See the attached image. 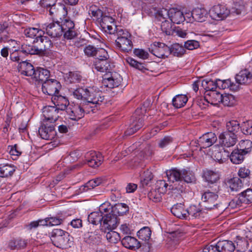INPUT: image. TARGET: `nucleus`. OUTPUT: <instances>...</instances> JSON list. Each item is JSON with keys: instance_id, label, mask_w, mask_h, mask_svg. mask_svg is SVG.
Instances as JSON below:
<instances>
[{"instance_id": "nucleus-8", "label": "nucleus", "mask_w": 252, "mask_h": 252, "mask_svg": "<svg viewBox=\"0 0 252 252\" xmlns=\"http://www.w3.org/2000/svg\"><path fill=\"white\" fill-rule=\"evenodd\" d=\"M38 133L43 139L47 140L53 139L56 134L54 123L48 121H43L38 129Z\"/></svg>"}, {"instance_id": "nucleus-47", "label": "nucleus", "mask_w": 252, "mask_h": 252, "mask_svg": "<svg viewBox=\"0 0 252 252\" xmlns=\"http://www.w3.org/2000/svg\"><path fill=\"white\" fill-rule=\"evenodd\" d=\"M151 233V230L149 227L144 226L137 232V235L139 239L146 242L149 240Z\"/></svg>"}, {"instance_id": "nucleus-22", "label": "nucleus", "mask_w": 252, "mask_h": 252, "mask_svg": "<svg viewBox=\"0 0 252 252\" xmlns=\"http://www.w3.org/2000/svg\"><path fill=\"white\" fill-rule=\"evenodd\" d=\"M52 101L59 111L66 110L70 105L68 99L61 95H55L52 97Z\"/></svg>"}, {"instance_id": "nucleus-42", "label": "nucleus", "mask_w": 252, "mask_h": 252, "mask_svg": "<svg viewBox=\"0 0 252 252\" xmlns=\"http://www.w3.org/2000/svg\"><path fill=\"white\" fill-rule=\"evenodd\" d=\"M81 102L80 103L81 109H83L82 112L84 115L85 113H89L91 112L95 113L97 110V105L98 104H89L88 101L85 100H81Z\"/></svg>"}, {"instance_id": "nucleus-9", "label": "nucleus", "mask_w": 252, "mask_h": 252, "mask_svg": "<svg viewBox=\"0 0 252 252\" xmlns=\"http://www.w3.org/2000/svg\"><path fill=\"white\" fill-rule=\"evenodd\" d=\"M33 41L39 56L45 54L46 51L50 48L52 45L50 40L47 37L42 35L41 33L35 37Z\"/></svg>"}, {"instance_id": "nucleus-63", "label": "nucleus", "mask_w": 252, "mask_h": 252, "mask_svg": "<svg viewBox=\"0 0 252 252\" xmlns=\"http://www.w3.org/2000/svg\"><path fill=\"white\" fill-rule=\"evenodd\" d=\"M82 76L76 72H69L67 77V81L70 83H79L81 80Z\"/></svg>"}, {"instance_id": "nucleus-31", "label": "nucleus", "mask_w": 252, "mask_h": 252, "mask_svg": "<svg viewBox=\"0 0 252 252\" xmlns=\"http://www.w3.org/2000/svg\"><path fill=\"white\" fill-rule=\"evenodd\" d=\"M252 78V74L247 69L241 71L236 75L235 80L239 84L249 83Z\"/></svg>"}, {"instance_id": "nucleus-3", "label": "nucleus", "mask_w": 252, "mask_h": 252, "mask_svg": "<svg viewBox=\"0 0 252 252\" xmlns=\"http://www.w3.org/2000/svg\"><path fill=\"white\" fill-rule=\"evenodd\" d=\"M117 38L115 40L117 48L124 52H128L131 50L133 44L130 39L131 35L127 32L120 29L116 33Z\"/></svg>"}, {"instance_id": "nucleus-56", "label": "nucleus", "mask_w": 252, "mask_h": 252, "mask_svg": "<svg viewBox=\"0 0 252 252\" xmlns=\"http://www.w3.org/2000/svg\"><path fill=\"white\" fill-rule=\"evenodd\" d=\"M213 156L214 159L219 163H223L226 160V157H229L228 153H226L225 150L220 151L219 150H216L213 153Z\"/></svg>"}, {"instance_id": "nucleus-13", "label": "nucleus", "mask_w": 252, "mask_h": 252, "mask_svg": "<svg viewBox=\"0 0 252 252\" xmlns=\"http://www.w3.org/2000/svg\"><path fill=\"white\" fill-rule=\"evenodd\" d=\"M43 29V33H46L52 38L60 37L63 34L62 28L60 26V22L59 21L53 22L50 24H44Z\"/></svg>"}, {"instance_id": "nucleus-30", "label": "nucleus", "mask_w": 252, "mask_h": 252, "mask_svg": "<svg viewBox=\"0 0 252 252\" xmlns=\"http://www.w3.org/2000/svg\"><path fill=\"white\" fill-rule=\"evenodd\" d=\"M208 12L205 8H195L191 13L192 18L194 21L203 22L207 18Z\"/></svg>"}, {"instance_id": "nucleus-20", "label": "nucleus", "mask_w": 252, "mask_h": 252, "mask_svg": "<svg viewBox=\"0 0 252 252\" xmlns=\"http://www.w3.org/2000/svg\"><path fill=\"white\" fill-rule=\"evenodd\" d=\"M18 69L21 75L30 77L32 79L36 68L32 63L22 61L19 63Z\"/></svg>"}, {"instance_id": "nucleus-18", "label": "nucleus", "mask_w": 252, "mask_h": 252, "mask_svg": "<svg viewBox=\"0 0 252 252\" xmlns=\"http://www.w3.org/2000/svg\"><path fill=\"white\" fill-rule=\"evenodd\" d=\"M82 110L80 104H73L68 106L66 112L69 119L77 121L84 117Z\"/></svg>"}, {"instance_id": "nucleus-60", "label": "nucleus", "mask_w": 252, "mask_h": 252, "mask_svg": "<svg viewBox=\"0 0 252 252\" xmlns=\"http://www.w3.org/2000/svg\"><path fill=\"white\" fill-rule=\"evenodd\" d=\"M102 28H105L106 26H108L110 24H113L115 25V20L114 19L110 16L106 15L105 13L100 20H98V22Z\"/></svg>"}, {"instance_id": "nucleus-28", "label": "nucleus", "mask_w": 252, "mask_h": 252, "mask_svg": "<svg viewBox=\"0 0 252 252\" xmlns=\"http://www.w3.org/2000/svg\"><path fill=\"white\" fill-rule=\"evenodd\" d=\"M46 11L49 12V15L52 18H55L59 17L61 13L66 14L67 9L64 5L56 3L54 5L49 7L48 10Z\"/></svg>"}, {"instance_id": "nucleus-39", "label": "nucleus", "mask_w": 252, "mask_h": 252, "mask_svg": "<svg viewBox=\"0 0 252 252\" xmlns=\"http://www.w3.org/2000/svg\"><path fill=\"white\" fill-rule=\"evenodd\" d=\"M10 27L8 26V24L5 22L2 24H0V43L5 42L8 40V37L10 35Z\"/></svg>"}, {"instance_id": "nucleus-23", "label": "nucleus", "mask_w": 252, "mask_h": 252, "mask_svg": "<svg viewBox=\"0 0 252 252\" xmlns=\"http://www.w3.org/2000/svg\"><path fill=\"white\" fill-rule=\"evenodd\" d=\"M28 239L18 237L10 240L8 243V247L12 250L24 249L29 243Z\"/></svg>"}, {"instance_id": "nucleus-1", "label": "nucleus", "mask_w": 252, "mask_h": 252, "mask_svg": "<svg viewBox=\"0 0 252 252\" xmlns=\"http://www.w3.org/2000/svg\"><path fill=\"white\" fill-rule=\"evenodd\" d=\"M72 94L78 99L88 101L89 104H100L104 100L102 93L96 91L93 88H79L75 90Z\"/></svg>"}, {"instance_id": "nucleus-21", "label": "nucleus", "mask_w": 252, "mask_h": 252, "mask_svg": "<svg viewBox=\"0 0 252 252\" xmlns=\"http://www.w3.org/2000/svg\"><path fill=\"white\" fill-rule=\"evenodd\" d=\"M50 75V71L45 68L37 67L36 68L32 80L38 84L44 83Z\"/></svg>"}, {"instance_id": "nucleus-16", "label": "nucleus", "mask_w": 252, "mask_h": 252, "mask_svg": "<svg viewBox=\"0 0 252 252\" xmlns=\"http://www.w3.org/2000/svg\"><path fill=\"white\" fill-rule=\"evenodd\" d=\"M217 140V137L213 132H207L197 140V144L200 149H205L213 145Z\"/></svg>"}, {"instance_id": "nucleus-15", "label": "nucleus", "mask_w": 252, "mask_h": 252, "mask_svg": "<svg viewBox=\"0 0 252 252\" xmlns=\"http://www.w3.org/2000/svg\"><path fill=\"white\" fill-rule=\"evenodd\" d=\"M85 159L89 166L96 168L101 164L103 158L99 152L90 151L86 154Z\"/></svg>"}, {"instance_id": "nucleus-43", "label": "nucleus", "mask_w": 252, "mask_h": 252, "mask_svg": "<svg viewBox=\"0 0 252 252\" xmlns=\"http://www.w3.org/2000/svg\"><path fill=\"white\" fill-rule=\"evenodd\" d=\"M143 123V120L141 119H139L137 121L133 122L130 125V127L125 132V134L126 136L132 135L142 127Z\"/></svg>"}, {"instance_id": "nucleus-25", "label": "nucleus", "mask_w": 252, "mask_h": 252, "mask_svg": "<svg viewBox=\"0 0 252 252\" xmlns=\"http://www.w3.org/2000/svg\"><path fill=\"white\" fill-rule=\"evenodd\" d=\"M184 172L183 169H179L176 168H172L166 171V176L168 181L173 183L180 182L182 183V177Z\"/></svg>"}, {"instance_id": "nucleus-24", "label": "nucleus", "mask_w": 252, "mask_h": 252, "mask_svg": "<svg viewBox=\"0 0 252 252\" xmlns=\"http://www.w3.org/2000/svg\"><path fill=\"white\" fill-rule=\"evenodd\" d=\"M122 245L127 249L135 250L140 248V242L134 237L126 236L121 240Z\"/></svg>"}, {"instance_id": "nucleus-61", "label": "nucleus", "mask_w": 252, "mask_h": 252, "mask_svg": "<svg viewBox=\"0 0 252 252\" xmlns=\"http://www.w3.org/2000/svg\"><path fill=\"white\" fill-rule=\"evenodd\" d=\"M126 62L132 67H133L139 70L144 72L147 69L143 65V63H139L131 57H127L126 59Z\"/></svg>"}, {"instance_id": "nucleus-49", "label": "nucleus", "mask_w": 252, "mask_h": 252, "mask_svg": "<svg viewBox=\"0 0 252 252\" xmlns=\"http://www.w3.org/2000/svg\"><path fill=\"white\" fill-rule=\"evenodd\" d=\"M240 198V201L242 202L243 204H247L252 203V189H247L239 194Z\"/></svg>"}, {"instance_id": "nucleus-7", "label": "nucleus", "mask_w": 252, "mask_h": 252, "mask_svg": "<svg viewBox=\"0 0 252 252\" xmlns=\"http://www.w3.org/2000/svg\"><path fill=\"white\" fill-rule=\"evenodd\" d=\"M218 195L214 192L207 190L202 194L201 200L204 203V207L207 210H212L218 208L219 206Z\"/></svg>"}, {"instance_id": "nucleus-51", "label": "nucleus", "mask_w": 252, "mask_h": 252, "mask_svg": "<svg viewBox=\"0 0 252 252\" xmlns=\"http://www.w3.org/2000/svg\"><path fill=\"white\" fill-rule=\"evenodd\" d=\"M43 32V31L37 28L29 27L24 29L23 33L27 37L33 38L38 36L40 33L42 34Z\"/></svg>"}, {"instance_id": "nucleus-10", "label": "nucleus", "mask_w": 252, "mask_h": 252, "mask_svg": "<svg viewBox=\"0 0 252 252\" xmlns=\"http://www.w3.org/2000/svg\"><path fill=\"white\" fill-rule=\"evenodd\" d=\"M60 83L56 79H49L42 85V90L44 94L52 96L59 94L61 89Z\"/></svg>"}, {"instance_id": "nucleus-14", "label": "nucleus", "mask_w": 252, "mask_h": 252, "mask_svg": "<svg viewBox=\"0 0 252 252\" xmlns=\"http://www.w3.org/2000/svg\"><path fill=\"white\" fill-rule=\"evenodd\" d=\"M237 138V134L224 131L221 133L219 136V143L221 146L231 147L236 144Z\"/></svg>"}, {"instance_id": "nucleus-6", "label": "nucleus", "mask_w": 252, "mask_h": 252, "mask_svg": "<svg viewBox=\"0 0 252 252\" xmlns=\"http://www.w3.org/2000/svg\"><path fill=\"white\" fill-rule=\"evenodd\" d=\"M122 81L123 78L120 74L112 70L103 76L102 83L106 87L113 89L119 87Z\"/></svg>"}, {"instance_id": "nucleus-58", "label": "nucleus", "mask_w": 252, "mask_h": 252, "mask_svg": "<svg viewBox=\"0 0 252 252\" xmlns=\"http://www.w3.org/2000/svg\"><path fill=\"white\" fill-rule=\"evenodd\" d=\"M163 193L161 190L157 189L151 190L148 194V197L150 200L155 202H159L161 200V194Z\"/></svg>"}, {"instance_id": "nucleus-38", "label": "nucleus", "mask_w": 252, "mask_h": 252, "mask_svg": "<svg viewBox=\"0 0 252 252\" xmlns=\"http://www.w3.org/2000/svg\"><path fill=\"white\" fill-rule=\"evenodd\" d=\"M102 182L101 178H97L89 181L86 184L80 187L79 190L81 192H86L100 185Z\"/></svg>"}, {"instance_id": "nucleus-54", "label": "nucleus", "mask_w": 252, "mask_h": 252, "mask_svg": "<svg viewBox=\"0 0 252 252\" xmlns=\"http://www.w3.org/2000/svg\"><path fill=\"white\" fill-rule=\"evenodd\" d=\"M235 8V12L240 14L249 2V0H233Z\"/></svg>"}, {"instance_id": "nucleus-35", "label": "nucleus", "mask_w": 252, "mask_h": 252, "mask_svg": "<svg viewBox=\"0 0 252 252\" xmlns=\"http://www.w3.org/2000/svg\"><path fill=\"white\" fill-rule=\"evenodd\" d=\"M169 55L171 54L174 57H181L185 53L186 50L179 43H174L169 47Z\"/></svg>"}, {"instance_id": "nucleus-17", "label": "nucleus", "mask_w": 252, "mask_h": 252, "mask_svg": "<svg viewBox=\"0 0 252 252\" xmlns=\"http://www.w3.org/2000/svg\"><path fill=\"white\" fill-rule=\"evenodd\" d=\"M98 61H94L93 67L97 71L105 72V73L113 70L115 65L112 62L111 58L106 60H101Z\"/></svg>"}, {"instance_id": "nucleus-55", "label": "nucleus", "mask_w": 252, "mask_h": 252, "mask_svg": "<svg viewBox=\"0 0 252 252\" xmlns=\"http://www.w3.org/2000/svg\"><path fill=\"white\" fill-rule=\"evenodd\" d=\"M201 87L206 90V92L215 91L216 89L215 82L210 79H203L201 81Z\"/></svg>"}, {"instance_id": "nucleus-50", "label": "nucleus", "mask_w": 252, "mask_h": 252, "mask_svg": "<svg viewBox=\"0 0 252 252\" xmlns=\"http://www.w3.org/2000/svg\"><path fill=\"white\" fill-rule=\"evenodd\" d=\"M87 237H86V242L90 245H98L101 242V238L99 235H97L95 232H88L87 234Z\"/></svg>"}, {"instance_id": "nucleus-44", "label": "nucleus", "mask_w": 252, "mask_h": 252, "mask_svg": "<svg viewBox=\"0 0 252 252\" xmlns=\"http://www.w3.org/2000/svg\"><path fill=\"white\" fill-rule=\"evenodd\" d=\"M15 171V168L14 166L5 164L0 166V177L1 178H7L11 176Z\"/></svg>"}, {"instance_id": "nucleus-37", "label": "nucleus", "mask_w": 252, "mask_h": 252, "mask_svg": "<svg viewBox=\"0 0 252 252\" xmlns=\"http://www.w3.org/2000/svg\"><path fill=\"white\" fill-rule=\"evenodd\" d=\"M104 213L101 211L91 213L88 217V221L93 224L97 225L102 223Z\"/></svg>"}, {"instance_id": "nucleus-29", "label": "nucleus", "mask_w": 252, "mask_h": 252, "mask_svg": "<svg viewBox=\"0 0 252 252\" xmlns=\"http://www.w3.org/2000/svg\"><path fill=\"white\" fill-rule=\"evenodd\" d=\"M169 13L170 14L169 19L173 23L180 24L186 20V17L183 13L176 8H170Z\"/></svg>"}, {"instance_id": "nucleus-57", "label": "nucleus", "mask_w": 252, "mask_h": 252, "mask_svg": "<svg viewBox=\"0 0 252 252\" xmlns=\"http://www.w3.org/2000/svg\"><path fill=\"white\" fill-rule=\"evenodd\" d=\"M239 149L246 155L252 151V142L250 140H241L239 143Z\"/></svg>"}, {"instance_id": "nucleus-40", "label": "nucleus", "mask_w": 252, "mask_h": 252, "mask_svg": "<svg viewBox=\"0 0 252 252\" xmlns=\"http://www.w3.org/2000/svg\"><path fill=\"white\" fill-rule=\"evenodd\" d=\"M188 101V98L186 95L178 94L172 99V104L175 108H180L184 107Z\"/></svg>"}, {"instance_id": "nucleus-36", "label": "nucleus", "mask_w": 252, "mask_h": 252, "mask_svg": "<svg viewBox=\"0 0 252 252\" xmlns=\"http://www.w3.org/2000/svg\"><path fill=\"white\" fill-rule=\"evenodd\" d=\"M129 210L128 206L125 203L116 204L111 208V212L118 218V216H123Z\"/></svg>"}, {"instance_id": "nucleus-53", "label": "nucleus", "mask_w": 252, "mask_h": 252, "mask_svg": "<svg viewBox=\"0 0 252 252\" xmlns=\"http://www.w3.org/2000/svg\"><path fill=\"white\" fill-rule=\"evenodd\" d=\"M183 172L184 174L182 177V182L184 181L187 183H195L196 179L194 173L185 169H183Z\"/></svg>"}, {"instance_id": "nucleus-48", "label": "nucleus", "mask_w": 252, "mask_h": 252, "mask_svg": "<svg viewBox=\"0 0 252 252\" xmlns=\"http://www.w3.org/2000/svg\"><path fill=\"white\" fill-rule=\"evenodd\" d=\"M228 186L229 188L228 191H237L241 189L242 187V182L239 178H233L228 181Z\"/></svg>"}, {"instance_id": "nucleus-34", "label": "nucleus", "mask_w": 252, "mask_h": 252, "mask_svg": "<svg viewBox=\"0 0 252 252\" xmlns=\"http://www.w3.org/2000/svg\"><path fill=\"white\" fill-rule=\"evenodd\" d=\"M246 154L238 149H234L229 156L231 161L233 164L241 163L244 159Z\"/></svg>"}, {"instance_id": "nucleus-2", "label": "nucleus", "mask_w": 252, "mask_h": 252, "mask_svg": "<svg viewBox=\"0 0 252 252\" xmlns=\"http://www.w3.org/2000/svg\"><path fill=\"white\" fill-rule=\"evenodd\" d=\"M51 240L56 247L66 249L73 244V237L66 231L61 229H54L50 234Z\"/></svg>"}, {"instance_id": "nucleus-32", "label": "nucleus", "mask_w": 252, "mask_h": 252, "mask_svg": "<svg viewBox=\"0 0 252 252\" xmlns=\"http://www.w3.org/2000/svg\"><path fill=\"white\" fill-rule=\"evenodd\" d=\"M188 214H187V219L199 218L203 215V211L199 205H191L187 209Z\"/></svg>"}, {"instance_id": "nucleus-62", "label": "nucleus", "mask_w": 252, "mask_h": 252, "mask_svg": "<svg viewBox=\"0 0 252 252\" xmlns=\"http://www.w3.org/2000/svg\"><path fill=\"white\" fill-rule=\"evenodd\" d=\"M106 238L109 242L113 244L117 243L120 240V234L112 230L106 233Z\"/></svg>"}, {"instance_id": "nucleus-27", "label": "nucleus", "mask_w": 252, "mask_h": 252, "mask_svg": "<svg viewBox=\"0 0 252 252\" xmlns=\"http://www.w3.org/2000/svg\"><path fill=\"white\" fill-rule=\"evenodd\" d=\"M171 212L175 217L181 219H187L188 211L182 203H177L171 208Z\"/></svg>"}, {"instance_id": "nucleus-4", "label": "nucleus", "mask_w": 252, "mask_h": 252, "mask_svg": "<svg viewBox=\"0 0 252 252\" xmlns=\"http://www.w3.org/2000/svg\"><path fill=\"white\" fill-rule=\"evenodd\" d=\"M60 26L64 39H72L77 35L75 24L69 17H65L62 19L60 23Z\"/></svg>"}, {"instance_id": "nucleus-12", "label": "nucleus", "mask_w": 252, "mask_h": 252, "mask_svg": "<svg viewBox=\"0 0 252 252\" xmlns=\"http://www.w3.org/2000/svg\"><path fill=\"white\" fill-rule=\"evenodd\" d=\"M149 51L158 58L165 59L169 56V46L163 43L155 42Z\"/></svg>"}, {"instance_id": "nucleus-33", "label": "nucleus", "mask_w": 252, "mask_h": 252, "mask_svg": "<svg viewBox=\"0 0 252 252\" xmlns=\"http://www.w3.org/2000/svg\"><path fill=\"white\" fill-rule=\"evenodd\" d=\"M218 247L220 252H233L236 248L234 243L228 240L219 241Z\"/></svg>"}, {"instance_id": "nucleus-46", "label": "nucleus", "mask_w": 252, "mask_h": 252, "mask_svg": "<svg viewBox=\"0 0 252 252\" xmlns=\"http://www.w3.org/2000/svg\"><path fill=\"white\" fill-rule=\"evenodd\" d=\"M227 130L229 133L237 134L239 131L241 126L240 124L236 120H231L227 122L226 124Z\"/></svg>"}, {"instance_id": "nucleus-45", "label": "nucleus", "mask_w": 252, "mask_h": 252, "mask_svg": "<svg viewBox=\"0 0 252 252\" xmlns=\"http://www.w3.org/2000/svg\"><path fill=\"white\" fill-rule=\"evenodd\" d=\"M140 183L143 187L147 186L149 182L153 179V175L152 172L148 169L142 171L140 174Z\"/></svg>"}, {"instance_id": "nucleus-5", "label": "nucleus", "mask_w": 252, "mask_h": 252, "mask_svg": "<svg viewBox=\"0 0 252 252\" xmlns=\"http://www.w3.org/2000/svg\"><path fill=\"white\" fill-rule=\"evenodd\" d=\"M107 210V209H104L103 218L100 225V229L103 231L115 229L119 223L118 218L111 211L108 213L106 211Z\"/></svg>"}, {"instance_id": "nucleus-19", "label": "nucleus", "mask_w": 252, "mask_h": 252, "mask_svg": "<svg viewBox=\"0 0 252 252\" xmlns=\"http://www.w3.org/2000/svg\"><path fill=\"white\" fill-rule=\"evenodd\" d=\"M59 110L54 106H46L43 109V115L44 119L43 121H48L54 123L58 118Z\"/></svg>"}, {"instance_id": "nucleus-26", "label": "nucleus", "mask_w": 252, "mask_h": 252, "mask_svg": "<svg viewBox=\"0 0 252 252\" xmlns=\"http://www.w3.org/2000/svg\"><path fill=\"white\" fill-rule=\"evenodd\" d=\"M202 177L206 182L213 184L219 181L220 174L217 171L205 169L203 171Z\"/></svg>"}, {"instance_id": "nucleus-64", "label": "nucleus", "mask_w": 252, "mask_h": 252, "mask_svg": "<svg viewBox=\"0 0 252 252\" xmlns=\"http://www.w3.org/2000/svg\"><path fill=\"white\" fill-rule=\"evenodd\" d=\"M241 130L245 135H251L252 134V121L244 122L241 126Z\"/></svg>"}, {"instance_id": "nucleus-59", "label": "nucleus", "mask_w": 252, "mask_h": 252, "mask_svg": "<svg viewBox=\"0 0 252 252\" xmlns=\"http://www.w3.org/2000/svg\"><path fill=\"white\" fill-rule=\"evenodd\" d=\"M236 244L239 251H244L248 248L249 245L248 242L243 234L242 236H237L236 237Z\"/></svg>"}, {"instance_id": "nucleus-52", "label": "nucleus", "mask_w": 252, "mask_h": 252, "mask_svg": "<svg viewBox=\"0 0 252 252\" xmlns=\"http://www.w3.org/2000/svg\"><path fill=\"white\" fill-rule=\"evenodd\" d=\"M89 13L91 15L92 17L95 18L98 22V20H100L105 14L100 9L95 5H92L90 6Z\"/></svg>"}, {"instance_id": "nucleus-41", "label": "nucleus", "mask_w": 252, "mask_h": 252, "mask_svg": "<svg viewBox=\"0 0 252 252\" xmlns=\"http://www.w3.org/2000/svg\"><path fill=\"white\" fill-rule=\"evenodd\" d=\"M20 52L25 55H38L34 41L32 44H23L20 50Z\"/></svg>"}, {"instance_id": "nucleus-11", "label": "nucleus", "mask_w": 252, "mask_h": 252, "mask_svg": "<svg viewBox=\"0 0 252 252\" xmlns=\"http://www.w3.org/2000/svg\"><path fill=\"white\" fill-rule=\"evenodd\" d=\"M212 19L219 20L226 18L230 14V10L225 5L217 4L214 5L209 11Z\"/></svg>"}]
</instances>
